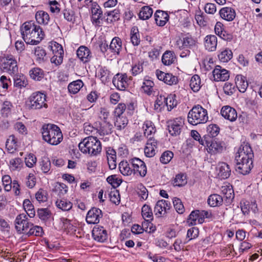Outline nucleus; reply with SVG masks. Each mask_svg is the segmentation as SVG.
<instances>
[{"mask_svg": "<svg viewBox=\"0 0 262 262\" xmlns=\"http://www.w3.org/2000/svg\"><path fill=\"white\" fill-rule=\"evenodd\" d=\"M221 113L225 119L231 122L234 121L237 117L236 110L229 106H223L221 110Z\"/></svg>", "mask_w": 262, "mask_h": 262, "instance_id": "b1692460", "label": "nucleus"}, {"mask_svg": "<svg viewBox=\"0 0 262 262\" xmlns=\"http://www.w3.org/2000/svg\"><path fill=\"white\" fill-rule=\"evenodd\" d=\"M24 40L27 44L37 45L45 37V34H21Z\"/></svg>", "mask_w": 262, "mask_h": 262, "instance_id": "412c9836", "label": "nucleus"}, {"mask_svg": "<svg viewBox=\"0 0 262 262\" xmlns=\"http://www.w3.org/2000/svg\"><path fill=\"white\" fill-rule=\"evenodd\" d=\"M166 106V97L162 95L157 96L155 103V110L157 112H160Z\"/></svg>", "mask_w": 262, "mask_h": 262, "instance_id": "79ce46f5", "label": "nucleus"}, {"mask_svg": "<svg viewBox=\"0 0 262 262\" xmlns=\"http://www.w3.org/2000/svg\"><path fill=\"white\" fill-rule=\"evenodd\" d=\"M253 153L252 148L248 145H241L236 153L235 160L236 162L252 160Z\"/></svg>", "mask_w": 262, "mask_h": 262, "instance_id": "0eeeda50", "label": "nucleus"}, {"mask_svg": "<svg viewBox=\"0 0 262 262\" xmlns=\"http://www.w3.org/2000/svg\"><path fill=\"white\" fill-rule=\"evenodd\" d=\"M17 147V141L13 135L9 137L6 142V148L7 151L10 154H13Z\"/></svg>", "mask_w": 262, "mask_h": 262, "instance_id": "f704fd0d", "label": "nucleus"}, {"mask_svg": "<svg viewBox=\"0 0 262 262\" xmlns=\"http://www.w3.org/2000/svg\"><path fill=\"white\" fill-rule=\"evenodd\" d=\"M220 127L216 124H210L207 127V132L211 137H215L219 134Z\"/></svg>", "mask_w": 262, "mask_h": 262, "instance_id": "e2e57ef3", "label": "nucleus"}, {"mask_svg": "<svg viewBox=\"0 0 262 262\" xmlns=\"http://www.w3.org/2000/svg\"><path fill=\"white\" fill-rule=\"evenodd\" d=\"M217 175L222 179L229 178L231 174V169L229 165L225 162L219 163L217 166Z\"/></svg>", "mask_w": 262, "mask_h": 262, "instance_id": "5701e85b", "label": "nucleus"}, {"mask_svg": "<svg viewBox=\"0 0 262 262\" xmlns=\"http://www.w3.org/2000/svg\"><path fill=\"white\" fill-rule=\"evenodd\" d=\"M98 76L103 83L108 81L111 77V72L105 67L101 68L99 72Z\"/></svg>", "mask_w": 262, "mask_h": 262, "instance_id": "09e8293b", "label": "nucleus"}, {"mask_svg": "<svg viewBox=\"0 0 262 262\" xmlns=\"http://www.w3.org/2000/svg\"><path fill=\"white\" fill-rule=\"evenodd\" d=\"M43 233L42 227L38 226H34L32 224V226L29 228L28 232L26 235L28 236L35 235L37 236H41Z\"/></svg>", "mask_w": 262, "mask_h": 262, "instance_id": "864d4df0", "label": "nucleus"}, {"mask_svg": "<svg viewBox=\"0 0 262 262\" xmlns=\"http://www.w3.org/2000/svg\"><path fill=\"white\" fill-rule=\"evenodd\" d=\"M233 57V53L231 50L225 49L218 55L219 60L223 62H227Z\"/></svg>", "mask_w": 262, "mask_h": 262, "instance_id": "c03bdc74", "label": "nucleus"}, {"mask_svg": "<svg viewBox=\"0 0 262 262\" xmlns=\"http://www.w3.org/2000/svg\"><path fill=\"white\" fill-rule=\"evenodd\" d=\"M153 13L152 9L149 6H144L139 13V17L142 20L149 19Z\"/></svg>", "mask_w": 262, "mask_h": 262, "instance_id": "a18cd8bd", "label": "nucleus"}, {"mask_svg": "<svg viewBox=\"0 0 262 262\" xmlns=\"http://www.w3.org/2000/svg\"><path fill=\"white\" fill-rule=\"evenodd\" d=\"M102 215V211L100 209L93 207L87 213L86 221L89 224H98Z\"/></svg>", "mask_w": 262, "mask_h": 262, "instance_id": "ddd939ff", "label": "nucleus"}, {"mask_svg": "<svg viewBox=\"0 0 262 262\" xmlns=\"http://www.w3.org/2000/svg\"><path fill=\"white\" fill-rule=\"evenodd\" d=\"M220 16L227 21H232L235 17V10L230 7L222 8L219 12Z\"/></svg>", "mask_w": 262, "mask_h": 262, "instance_id": "7c9ffc66", "label": "nucleus"}, {"mask_svg": "<svg viewBox=\"0 0 262 262\" xmlns=\"http://www.w3.org/2000/svg\"><path fill=\"white\" fill-rule=\"evenodd\" d=\"M113 126L112 125L105 121L103 124H101L100 128L98 129V132L100 136H103L104 135H108L112 133Z\"/></svg>", "mask_w": 262, "mask_h": 262, "instance_id": "603ef678", "label": "nucleus"}, {"mask_svg": "<svg viewBox=\"0 0 262 262\" xmlns=\"http://www.w3.org/2000/svg\"><path fill=\"white\" fill-rule=\"evenodd\" d=\"M83 86V83L81 80H77L71 82L68 87L70 93L75 94L77 93Z\"/></svg>", "mask_w": 262, "mask_h": 262, "instance_id": "ea45409f", "label": "nucleus"}, {"mask_svg": "<svg viewBox=\"0 0 262 262\" xmlns=\"http://www.w3.org/2000/svg\"><path fill=\"white\" fill-rule=\"evenodd\" d=\"M187 118L193 125L205 123L208 120L207 111L200 105H195L189 112Z\"/></svg>", "mask_w": 262, "mask_h": 262, "instance_id": "7ed1b4c3", "label": "nucleus"}, {"mask_svg": "<svg viewBox=\"0 0 262 262\" xmlns=\"http://www.w3.org/2000/svg\"><path fill=\"white\" fill-rule=\"evenodd\" d=\"M91 13L93 24L95 25L96 27H102L103 24H104L103 18L104 14H103V12L100 6L96 5L93 6L91 9Z\"/></svg>", "mask_w": 262, "mask_h": 262, "instance_id": "9b49d317", "label": "nucleus"}, {"mask_svg": "<svg viewBox=\"0 0 262 262\" xmlns=\"http://www.w3.org/2000/svg\"><path fill=\"white\" fill-rule=\"evenodd\" d=\"M223 202V198L217 194H211L208 199L207 202L211 207L220 206Z\"/></svg>", "mask_w": 262, "mask_h": 262, "instance_id": "c9c22d12", "label": "nucleus"}, {"mask_svg": "<svg viewBox=\"0 0 262 262\" xmlns=\"http://www.w3.org/2000/svg\"><path fill=\"white\" fill-rule=\"evenodd\" d=\"M190 86L194 92H198L201 88V79L198 75H193L190 81Z\"/></svg>", "mask_w": 262, "mask_h": 262, "instance_id": "3c124183", "label": "nucleus"}, {"mask_svg": "<svg viewBox=\"0 0 262 262\" xmlns=\"http://www.w3.org/2000/svg\"><path fill=\"white\" fill-rule=\"evenodd\" d=\"M37 215L40 220L47 221L51 217V213L48 208H40L37 210Z\"/></svg>", "mask_w": 262, "mask_h": 262, "instance_id": "052dcab7", "label": "nucleus"}, {"mask_svg": "<svg viewBox=\"0 0 262 262\" xmlns=\"http://www.w3.org/2000/svg\"><path fill=\"white\" fill-rule=\"evenodd\" d=\"M133 167V174L144 177L147 173V168L145 163L137 158L129 160Z\"/></svg>", "mask_w": 262, "mask_h": 262, "instance_id": "1a4fd4ad", "label": "nucleus"}, {"mask_svg": "<svg viewBox=\"0 0 262 262\" xmlns=\"http://www.w3.org/2000/svg\"><path fill=\"white\" fill-rule=\"evenodd\" d=\"M0 69L2 72L11 75H16L18 70L16 59L12 55L0 57Z\"/></svg>", "mask_w": 262, "mask_h": 262, "instance_id": "20e7f679", "label": "nucleus"}, {"mask_svg": "<svg viewBox=\"0 0 262 262\" xmlns=\"http://www.w3.org/2000/svg\"><path fill=\"white\" fill-rule=\"evenodd\" d=\"M173 204L174 208L178 213L182 214L184 212L185 208L180 199L177 198H174L173 200Z\"/></svg>", "mask_w": 262, "mask_h": 262, "instance_id": "680f3d73", "label": "nucleus"}, {"mask_svg": "<svg viewBox=\"0 0 262 262\" xmlns=\"http://www.w3.org/2000/svg\"><path fill=\"white\" fill-rule=\"evenodd\" d=\"M196 43V38L191 35L183 37V39L179 38L176 41V45L180 49H191L195 46Z\"/></svg>", "mask_w": 262, "mask_h": 262, "instance_id": "4468645a", "label": "nucleus"}, {"mask_svg": "<svg viewBox=\"0 0 262 262\" xmlns=\"http://www.w3.org/2000/svg\"><path fill=\"white\" fill-rule=\"evenodd\" d=\"M22 160L19 158L11 159L9 162V167L12 171L19 170L22 167Z\"/></svg>", "mask_w": 262, "mask_h": 262, "instance_id": "4d7b16f0", "label": "nucleus"}, {"mask_svg": "<svg viewBox=\"0 0 262 262\" xmlns=\"http://www.w3.org/2000/svg\"><path fill=\"white\" fill-rule=\"evenodd\" d=\"M212 75L214 80L216 81H226L229 78V71L225 69H223L221 66H217L212 71Z\"/></svg>", "mask_w": 262, "mask_h": 262, "instance_id": "dca6fc26", "label": "nucleus"}, {"mask_svg": "<svg viewBox=\"0 0 262 262\" xmlns=\"http://www.w3.org/2000/svg\"><path fill=\"white\" fill-rule=\"evenodd\" d=\"M171 207L170 202L167 201L161 200L158 201L154 208L155 215L158 217H162L166 215Z\"/></svg>", "mask_w": 262, "mask_h": 262, "instance_id": "f8f14e48", "label": "nucleus"}, {"mask_svg": "<svg viewBox=\"0 0 262 262\" xmlns=\"http://www.w3.org/2000/svg\"><path fill=\"white\" fill-rule=\"evenodd\" d=\"M35 18L39 24L47 25L50 20L48 13L44 11H38L36 13Z\"/></svg>", "mask_w": 262, "mask_h": 262, "instance_id": "e433bc0d", "label": "nucleus"}, {"mask_svg": "<svg viewBox=\"0 0 262 262\" xmlns=\"http://www.w3.org/2000/svg\"><path fill=\"white\" fill-rule=\"evenodd\" d=\"M120 10L118 9L104 12L103 16L104 24H111L114 21L118 20L120 19Z\"/></svg>", "mask_w": 262, "mask_h": 262, "instance_id": "bb28decb", "label": "nucleus"}, {"mask_svg": "<svg viewBox=\"0 0 262 262\" xmlns=\"http://www.w3.org/2000/svg\"><path fill=\"white\" fill-rule=\"evenodd\" d=\"M224 93L228 95H232L236 91L235 85L230 82H226L223 87Z\"/></svg>", "mask_w": 262, "mask_h": 262, "instance_id": "774afa93", "label": "nucleus"}, {"mask_svg": "<svg viewBox=\"0 0 262 262\" xmlns=\"http://www.w3.org/2000/svg\"><path fill=\"white\" fill-rule=\"evenodd\" d=\"M142 128L144 130V136L147 138V140L149 138L155 139L154 134L156 132V129L151 121H145L143 124Z\"/></svg>", "mask_w": 262, "mask_h": 262, "instance_id": "393cba45", "label": "nucleus"}, {"mask_svg": "<svg viewBox=\"0 0 262 262\" xmlns=\"http://www.w3.org/2000/svg\"><path fill=\"white\" fill-rule=\"evenodd\" d=\"M77 56L83 63L89 62L92 58V54L90 49L83 46H81L77 50Z\"/></svg>", "mask_w": 262, "mask_h": 262, "instance_id": "4be33fe9", "label": "nucleus"}, {"mask_svg": "<svg viewBox=\"0 0 262 262\" xmlns=\"http://www.w3.org/2000/svg\"><path fill=\"white\" fill-rule=\"evenodd\" d=\"M167 128L171 136L180 135L181 129L184 125V119L182 117H178L173 120L167 121Z\"/></svg>", "mask_w": 262, "mask_h": 262, "instance_id": "6e6552de", "label": "nucleus"}, {"mask_svg": "<svg viewBox=\"0 0 262 262\" xmlns=\"http://www.w3.org/2000/svg\"><path fill=\"white\" fill-rule=\"evenodd\" d=\"M120 172L124 176H128L133 173V167L131 164L127 161H122L119 164Z\"/></svg>", "mask_w": 262, "mask_h": 262, "instance_id": "473e14b6", "label": "nucleus"}, {"mask_svg": "<svg viewBox=\"0 0 262 262\" xmlns=\"http://www.w3.org/2000/svg\"><path fill=\"white\" fill-rule=\"evenodd\" d=\"M21 30L23 33L24 32H29V33H43L42 29L40 28L39 26L35 25V23L33 21H29L25 22L23 24Z\"/></svg>", "mask_w": 262, "mask_h": 262, "instance_id": "c85d7f7f", "label": "nucleus"}, {"mask_svg": "<svg viewBox=\"0 0 262 262\" xmlns=\"http://www.w3.org/2000/svg\"><path fill=\"white\" fill-rule=\"evenodd\" d=\"M252 160L244 161L242 162H236V170L244 175L250 171L252 166Z\"/></svg>", "mask_w": 262, "mask_h": 262, "instance_id": "a878e982", "label": "nucleus"}, {"mask_svg": "<svg viewBox=\"0 0 262 262\" xmlns=\"http://www.w3.org/2000/svg\"><path fill=\"white\" fill-rule=\"evenodd\" d=\"M158 141L156 139L149 138L147 140L144 148V153L146 157L151 158L155 155L158 147Z\"/></svg>", "mask_w": 262, "mask_h": 262, "instance_id": "a211bd4d", "label": "nucleus"}, {"mask_svg": "<svg viewBox=\"0 0 262 262\" xmlns=\"http://www.w3.org/2000/svg\"><path fill=\"white\" fill-rule=\"evenodd\" d=\"M128 120L125 117L117 116L115 122V127L119 130L124 128L127 124Z\"/></svg>", "mask_w": 262, "mask_h": 262, "instance_id": "bf43d9fd", "label": "nucleus"}, {"mask_svg": "<svg viewBox=\"0 0 262 262\" xmlns=\"http://www.w3.org/2000/svg\"><path fill=\"white\" fill-rule=\"evenodd\" d=\"M154 17L157 25L161 27L164 26L169 18L168 14L162 10L156 11Z\"/></svg>", "mask_w": 262, "mask_h": 262, "instance_id": "cd10ccee", "label": "nucleus"}, {"mask_svg": "<svg viewBox=\"0 0 262 262\" xmlns=\"http://www.w3.org/2000/svg\"><path fill=\"white\" fill-rule=\"evenodd\" d=\"M143 62L142 61H138L135 62L132 66V74L134 76H136L138 74H139L141 72H142L143 68Z\"/></svg>", "mask_w": 262, "mask_h": 262, "instance_id": "0e129e2a", "label": "nucleus"}, {"mask_svg": "<svg viewBox=\"0 0 262 262\" xmlns=\"http://www.w3.org/2000/svg\"><path fill=\"white\" fill-rule=\"evenodd\" d=\"M122 48V42L118 37H114L110 45L109 49L112 52L118 54Z\"/></svg>", "mask_w": 262, "mask_h": 262, "instance_id": "a19ab883", "label": "nucleus"}, {"mask_svg": "<svg viewBox=\"0 0 262 262\" xmlns=\"http://www.w3.org/2000/svg\"><path fill=\"white\" fill-rule=\"evenodd\" d=\"M241 210L244 214H248L250 211L254 213H256L258 209L255 200H251V201H244L241 203Z\"/></svg>", "mask_w": 262, "mask_h": 262, "instance_id": "6ab92c4d", "label": "nucleus"}, {"mask_svg": "<svg viewBox=\"0 0 262 262\" xmlns=\"http://www.w3.org/2000/svg\"><path fill=\"white\" fill-rule=\"evenodd\" d=\"M187 183L186 176L183 174H178L172 181V184L174 186L181 187Z\"/></svg>", "mask_w": 262, "mask_h": 262, "instance_id": "6e6d98bb", "label": "nucleus"}, {"mask_svg": "<svg viewBox=\"0 0 262 262\" xmlns=\"http://www.w3.org/2000/svg\"><path fill=\"white\" fill-rule=\"evenodd\" d=\"M129 78L126 74L118 73L113 79V83L119 90L124 91L128 87Z\"/></svg>", "mask_w": 262, "mask_h": 262, "instance_id": "9d476101", "label": "nucleus"}, {"mask_svg": "<svg viewBox=\"0 0 262 262\" xmlns=\"http://www.w3.org/2000/svg\"><path fill=\"white\" fill-rule=\"evenodd\" d=\"M173 156L172 152L167 150L164 152L160 157V161L163 164L169 163Z\"/></svg>", "mask_w": 262, "mask_h": 262, "instance_id": "338daca9", "label": "nucleus"}, {"mask_svg": "<svg viewBox=\"0 0 262 262\" xmlns=\"http://www.w3.org/2000/svg\"><path fill=\"white\" fill-rule=\"evenodd\" d=\"M55 204L58 208L64 211L70 210L72 208L73 206L71 202L64 199H58L56 201Z\"/></svg>", "mask_w": 262, "mask_h": 262, "instance_id": "4c0bfd02", "label": "nucleus"}, {"mask_svg": "<svg viewBox=\"0 0 262 262\" xmlns=\"http://www.w3.org/2000/svg\"><path fill=\"white\" fill-rule=\"evenodd\" d=\"M176 60V56L174 53L171 51H166L162 57V63L165 66H169Z\"/></svg>", "mask_w": 262, "mask_h": 262, "instance_id": "72a5a7b5", "label": "nucleus"}, {"mask_svg": "<svg viewBox=\"0 0 262 262\" xmlns=\"http://www.w3.org/2000/svg\"><path fill=\"white\" fill-rule=\"evenodd\" d=\"M47 96L40 92L33 93L28 99V106L30 110H37L42 108H47Z\"/></svg>", "mask_w": 262, "mask_h": 262, "instance_id": "39448f33", "label": "nucleus"}, {"mask_svg": "<svg viewBox=\"0 0 262 262\" xmlns=\"http://www.w3.org/2000/svg\"><path fill=\"white\" fill-rule=\"evenodd\" d=\"M29 75L32 79L40 81L44 77V72L39 68H34L30 70Z\"/></svg>", "mask_w": 262, "mask_h": 262, "instance_id": "58836bf2", "label": "nucleus"}, {"mask_svg": "<svg viewBox=\"0 0 262 262\" xmlns=\"http://www.w3.org/2000/svg\"><path fill=\"white\" fill-rule=\"evenodd\" d=\"M15 223V228L17 232L25 234L32 226V223L29 221L27 215L24 213L18 215L16 217Z\"/></svg>", "mask_w": 262, "mask_h": 262, "instance_id": "423d86ee", "label": "nucleus"}, {"mask_svg": "<svg viewBox=\"0 0 262 262\" xmlns=\"http://www.w3.org/2000/svg\"><path fill=\"white\" fill-rule=\"evenodd\" d=\"M174 94H170L166 97V106L168 111H170L177 105L178 102Z\"/></svg>", "mask_w": 262, "mask_h": 262, "instance_id": "de8ad7c7", "label": "nucleus"}, {"mask_svg": "<svg viewBox=\"0 0 262 262\" xmlns=\"http://www.w3.org/2000/svg\"><path fill=\"white\" fill-rule=\"evenodd\" d=\"M156 75L158 79L170 85L176 84L178 82V77L170 73L157 70Z\"/></svg>", "mask_w": 262, "mask_h": 262, "instance_id": "2eb2a0df", "label": "nucleus"}, {"mask_svg": "<svg viewBox=\"0 0 262 262\" xmlns=\"http://www.w3.org/2000/svg\"><path fill=\"white\" fill-rule=\"evenodd\" d=\"M2 182L6 191H9L11 189L12 182L9 175H5L2 177Z\"/></svg>", "mask_w": 262, "mask_h": 262, "instance_id": "69168bd1", "label": "nucleus"}, {"mask_svg": "<svg viewBox=\"0 0 262 262\" xmlns=\"http://www.w3.org/2000/svg\"><path fill=\"white\" fill-rule=\"evenodd\" d=\"M14 84L20 88L25 87L27 85V81L24 75H17L14 78Z\"/></svg>", "mask_w": 262, "mask_h": 262, "instance_id": "13d9d810", "label": "nucleus"}, {"mask_svg": "<svg viewBox=\"0 0 262 262\" xmlns=\"http://www.w3.org/2000/svg\"><path fill=\"white\" fill-rule=\"evenodd\" d=\"M41 134L43 140L53 145H58L63 139L60 128L52 124H44L41 128Z\"/></svg>", "mask_w": 262, "mask_h": 262, "instance_id": "f257e3e1", "label": "nucleus"}, {"mask_svg": "<svg viewBox=\"0 0 262 262\" xmlns=\"http://www.w3.org/2000/svg\"><path fill=\"white\" fill-rule=\"evenodd\" d=\"M235 82L237 89L241 93H245L248 86V83L246 77L242 75H237L235 78Z\"/></svg>", "mask_w": 262, "mask_h": 262, "instance_id": "c756f323", "label": "nucleus"}, {"mask_svg": "<svg viewBox=\"0 0 262 262\" xmlns=\"http://www.w3.org/2000/svg\"><path fill=\"white\" fill-rule=\"evenodd\" d=\"M154 83L149 79H145L141 86L142 90L148 95L151 94L153 92Z\"/></svg>", "mask_w": 262, "mask_h": 262, "instance_id": "8fccbe9b", "label": "nucleus"}, {"mask_svg": "<svg viewBox=\"0 0 262 262\" xmlns=\"http://www.w3.org/2000/svg\"><path fill=\"white\" fill-rule=\"evenodd\" d=\"M92 236L95 241L104 242L107 238V232L103 227H95L92 230Z\"/></svg>", "mask_w": 262, "mask_h": 262, "instance_id": "f3484780", "label": "nucleus"}, {"mask_svg": "<svg viewBox=\"0 0 262 262\" xmlns=\"http://www.w3.org/2000/svg\"><path fill=\"white\" fill-rule=\"evenodd\" d=\"M217 44V37L214 35H208L204 38V47L209 52L215 51L216 49Z\"/></svg>", "mask_w": 262, "mask_h": 262, "instance_id": "aec40b11", "label": "nucleus"}, {"mask_svg": "<svg viewBox=\"0 0 262 262\" xmlns=\"http://www.w3.org/2000/svg\"><path fill=\"white\" fill-rule=\"evenodd\" d=\"M208 151L211 154H215L220 152L223 150V146L220 143H218L215 141H211L210 144H207Z\"/></svg>", "mask_w": 262, "mask_h": 262, "instance_id": "37998d69", "label": "nucleus"}, {"mask_svg": "<svg viewBox=\"0 0 262 262\" xmlns=\"http://www.w3.org/2000/svg\"><path fill=\"white\" fill-rule=\"evenodd\" d=\"M221 192L224 195V197L229 202L234 198V191L231 186L229 185L223 186L221 187Z\"/></svg>", "mask_w": 262, "mask_h": 262, "instance_id": "49530a36", "label": "nucleus"}, {"mask_svg": "<svg viewBox=\"0 0 262 262\" xmlns=\"http://www.w3.org/2000/svg\"><path fill=\"white\" fill-rule=\"evenodd\" d=\"M142 215L145 220L144 224H148V226L151 225L150 221L153 220V213L149 206L145 204L142 208Z\"/></svg>", "mask_w": 262, "mask_h": 262, "instance_id": "2f4dec72", "label": "nucleus"}, {"mask_svg": "<svg viewBox=\"0 0 262 262\" xmlns=\"http://www.w3.org/2000/svg\"><path fill=\"white\" fill-rule=\"evenodd\" d=\"M53 56L51 58V62L52 63H54L56 66L61 64L63 61L64 55L63 50L53 53Z\"/></svg>", "mask_w": 262, "mask_h": 262, "instance_id": "5fc2aeb1", "label": "nucleus"}, {"mask_svg": "<svg viewBox=\"0 0 262 262\" xmlns=\"http://www.w3.org/2000/svg\"><path fill=\"white\" fill-rule=\"evenodd\" d=\"M78 146L82 152L88 154L91 156H97L102 149L101 142L93 136L85 138L79 143Z\"/></svg>", "mask_w": 262, "mask_h": 262, "instance_id": "f03ea898", "label": "nucleus"}]
</instances>
